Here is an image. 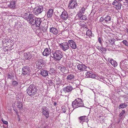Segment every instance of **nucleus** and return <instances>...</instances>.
Segmentation results:
<instances>
[{
	"instance_id": "nucleus-4",
	"label": "nucleus",
	"mask_w": 128,
	"mask_h": 128,
	"mask_svg": "<svg viewBox=\"0 0 128 128\" xmlns=\"http://www.w3.org/2000/svg\"><path fill=\"white\" fill-rule=\"evenodd\" d=\"M77 5L76 0H70L68 4V7L70 9H72L75 8Z\"/></svg>"
},
{
	"instance_id": "nucleus-45",
	"label": "nucleus",
	"mask_w": 128,
	"mask_h": 128,
	"mask_svg": "<svg viewBox=\"0 0 128 128\" xmlns=\"http://www.w3.org/2000/svg\"><path fill=\"white\" fill-rule=\"evenodd\" d=\"M82 27L84 28H86L88 29V27L85 24H82Z\"/></svg>"
},
{
	"instance_id": "nucleus-15",
	"label": "nucleus",
	"mask_w": 128,
	"mask_h": 128,
	"mask_svg": "<svg viewBox=\"0 0 128 128\" xmlns=\"http://www.w3.org/2000/svg\"><path fill=\"white\" fill-rule=\"evenodd\" d=\"M53 12V10L52 9H50L48 10L47 13V16L48 18L51 17L52 16Z\"/></svg>"
},
{
	"instance_id": "nucleus-35",
	"label": "nucleus",
	"mask_w": 128,
	"mask_h": 128,
	"mask_svg": "<svg viewBox=\"0 0 128 128\" xmlns=\"http://www.w3.org/2000/svg\"><path fill=\"white\" fill-rule=\"evenodd\" d=\"M116 8L118 9V10H120V9L121 6V4L118 2V4H117V6H116Z\"/></svg>"
},
{
	"instance_id": "nucleus-11",
	"label": "nucleus",
	"mask_w": 128,
	"mask_h": 128,
	"mask_svg": "<svg viewBox=\"0 0 128 128\" xmlns=\"http://www.w3.org/2000/svg\"><path fill=\"white\" fill-rule=\"evenodd\" d=\"M42 110L43 114L47 118H48L49 116V112L48 110L46 109V108H42Z\"/></svg>"
},
{
	"instance_id": "nucleus-22",
	"label": "nucleus",
	"mask_w": 128,
	"mask_h": 128,
	"mask_svg": "<svg viewBox=\"0 0 128 128\" xmlns=\"http://www.w3.org/2000/svg\"><path fill=\"white\" fill-rule=\"evenodd\" d=\"M86 116H80L79 118V121L80 123H82L84 122L85 117H86Z\"/></svg>"
},
{
	"instance_id": "nucleus-58",
	"label": "nucleus",
	"mask_w": 128,
	"mask_h": 128,
	"mask_svg": "<svg viewBox=\"0 0 128 128\" xmlns=\"http://www.w3.org/2000/svg\"><path fill=\"white\" fill-rule=\"evenodd\" d=\"M121 47V46H118V48H120H120H121V47Z\"/></svg>"
},
{
	"instance_id": "nucleus-41",
	"label": "nucleus",
	"mask_w": 128,
	"mask_h": 128,
	"mask_svg": "<svg viewBox=\"0 0 128 128\" xmlns=\"http://www.w3.org/2000/svg\"><path fill=\"white\" fill-rule=\"evenodd\" d=\"M122 43L126 46H128V42H127L126 40H124L122 41Z\"/></svg>"
},
{
	"instance_id": "nucleus-25",
	"label": "nucleus",
	"mask_w": 128,
	"mask_h": 128,
	"mask_svg": "<svg viewBox=\"0 0 128 128\" xmlns=\"http://www.w3.org/2000/svg\"><path fill=\"white\" fill-rule=\"evenodd\" d=\"M128 64V60L125 59L123 61H121L120 63V64L124 66V65H127Z\"/></svg>"
},
{
	"instance_id": "nucleus-48",
	"label": "nucleus",
	"mask_w": 128,
	"mask_h": 128,
	"mask_svg": "<svg viewBox=\"0 0 128 128\" xmlns=\"http://www.w3.org/2000/svg\"><path fill=\"white\" fill-rule=\"evenodd\" d=\"M62 110L64 113H65L66 112V109L65 108H62Z\"/></svg>"
},
{
	"instance_id": "nucleus-57",
	"label": "nucleus",
	"mask_w": 128,
	"mask_h": 128,
	"mask_svg": "<svg viewBox=\"0 0 128 128\" xmlns=\"http://www.w3.org/2000/svg\"><path fill=\"white\" fill-rule=\"evenodd\" d=\"M118 0L119 1H121L122 0Z\"/></svg>"
},
{
	"instance_id": "nucleus-37",
	"label": "nucleus",
	"mask_w": 128,
	"mask_h": 128,
	"mask_svg": "<svg viewBox=\"0 0 128 128\" xmlns=\"http://www.w3.org/2000/svg\"><path fill=\"white\" fill-rule=\"evenodd\" d=\"M18 84V82L16 81H14L12 82V85L14 86H17Z\"/></svg>"
},
{
	"instance_id": "nucleus-18",
	"label": "nucleus",
	"mask_w": 128,
	"mask_h": 128,
	"mask_svg": "<svg viewBox=\"0 0 128 128\" xmlns=\"http://www.w3.org/2000/svg\"><path fill=\"white\" fill-rule=\"evenodd\" d=\"M40 74L43 76H46L48 75L47 71L43 69L40 70Z\"/></svg>"
},
{
	"instance_id": "nucleus-16",
	"label": "nucleus",
	"mask_w": 128,
	"mask_h": 128,
	"mask_svg": "<svg viewBox=\"0 0 128 128\" xmlns=\"http://www.w3.org/2000/svg\"><path fill=\"white\" fill-rule=\"evenodd\" d=\"M50 49H49L48 48H46L43 52V54L44 56H47L50 53Z\"/></svg>"
},
{
	"instance_id": "nucleus-10",
	"label": "nucleus",
	"mask_w": 128,
	"mask_h": 128,
	"mask_svg": "<svg viewBox=\"0 0 128 128\" xmlns=\"http://www.w3.org/2000/svg\"><path fill=\"white\" fill-rule=\"evenodd\" d=\"M68 42L70 44V47L73 49L76 48V45L75 42L73 40H71L68 41Z\"/></svg>"
},
{
	"instance_id": "nucleus-2",
	"label": "nucleus",
	"mask_w": 128,
	"mask_h": 128,
	"mask_svg": "<svg viewBox=\"0 0 128 128\" xmlns=\"http://www.w3.org/2000/svg\"><path fill=\"white\" fill-rule=\"evenodd\" d=\"M37 89L34 84L30 85L27 89L28 94L30 96H33L36 93Z\"/></svg>"
},
{
	"instance_id": "nucleus-14",
	"label": "nucleus",
	"mask_w": 128,
	"mask_h": 128,
	"mask_svg": "<svg viewBox=\"0 0 128 128\" xmlns=\"http://www.w3.org/2000/svg\"><path fill=\"white\" fill-rule=\"evenodd\" d=\"M73 88L72 86H68L64 88L63 89V90L66 93V92H69L72 91Z\"/></svg>"
},
{
	"instance_id": "nucleus-31",
	"label": "nucleus",
	"mask_w": 128,
	"mask_h": 128,
	"mask_svg": "<svg viewBox=\"0 0 128 128\" xmlns=\"http://www.w3.org/2000/svg\"><path fill=\"white\" fill-rule=\"evenodd\" d=\"M92 32L90 30L88 29L86 31V35L88 36H92Z\"/></svg>"
},
{
	"instance_id": "nucleus-56",
	"label": "nucleus",
	"mask_w": 128,
	"mask_h": 128,
	"mask_svg": "<svg viewBox=\"0 0 128 128\" xmlns=\"http://www.w3.org/2000/svg\"><path fill=\"white\" fill-rule=\"evenodd\" d=\"M73 85H76V84L74 83V84H73ZM77 86H76V87Z\"/></svg>"
},
{
	"instance_id": "nucleus-53",
	"label": "nucleus",
	"mask_w": 128,
	"mask_h": 128,
	"mask_svg": "<svg viewBox=\"0 0 128 128\" xmlns=\"http://www.w3.org/2000/svg\"><path fill=\"white\" fill-rule=\"evenodd\" d=\"M16 114L17 115H18V112L17 111H16Z\"/></svg>"
},
{
	"instance_id": "nucleus-59",
	"label": "nucleus",
	"mask_w": 128,
	"mask_h": 128,
	"mask_svg": "<svg viewBox=\"0 0 128 128\" xmlns=\"http://www.w3.org/2000/svg\"><path fill=\"white\" fill-rule=\"evenodd\" d=\"M127 68L128 69V67Z\"/></svg>"
},
{
	"instance_id": "nucleus-32",
	"label": "nucleus",
	"mask_w": 128,
	"mask_h": 128,
	"mask_svg": "<svg viewBox=\"0 0 128 128\" xmlns=\"http://www.w3.org/2000/svg\"><path fill=\"white\" fill-rule=\"evenodd\" d=\"M24 58L25 59H28L29 60L30 59V58L31 56H28V54H24Z\"/></svg>"
},
{
	"instance_id": "nucleus-54",
	"label": "nucleus",
	"mask_w": 128,
	"mask_h": 128,
	"mask_svg": "<svg viewBox=\"0 0 128 128\" xmlns=\"http://www.w3.org/2000/svg\"><path fill=\"white\" fill-rule=\"evenodd\" d=\"M126 2L128 4V0H125Z\"/></svg>"
},
{
	"instance_id": "nucleus-26",
	"label": "nucleus",
	"mask_w": 128,
	"mask_h": 128,
	"mask_svg": "<svg viewBox=\"0 0 128 128\" xmlns=\"http://www.w3.org/2000/svg\"><path fill=\"white\" fill-rule=\"evenodd\" d=\"M127 106L126 104L125 103H122L120 104L118 107L119 109L121 108H126Z\"/></svg>"
},
{
	"instance_id": "nucleus-19",
	"label": "nucleus",
	"mask_w": 128,
	"mask_h": 128,
	"mask_svg": "<svg viewBox=\"0 0 128 128\" xmlns=\"http://www.w3.org/2000/svg\"><path fill=\"white\" fill-rule=\"evenodd\" d=\"M8 7L14 9L16 6L15 2L14 1L11 2L10 3V4L8 5Z\"/></svg>"
},
{
	"instance_id": "nucleus-21",
	"label": "nucleus",
	"mask_w": 128,
	"mask_h": 128,
	"mask_svg": "<svg viewBox=\"0 0 128 128\" xmlns=\"http://www.w3.org/2000/svg\"><path fill=\"white\" fill-rule=\"evenodd\" d=\"M36 22L35 23L36 26L37 27H39L40 26V24L41 22L40 19L37 18Z\"/></svg>"
},
{
	"instance_id": "nucleus-46",
	"label": "nucleus",
	"mask_w": 128,
	"mask_h": 128,
	"mask_svg": "<svg viewBox=\"0 0 128 128\" xmlns=\"http://www.w3.org/2000/svg\"><path fill=\"white\" fill-rule=\"evenodd\" d=\"M55 71V70L54 68H50V71L51 73L54 72Z\"/></svg>"
},
{
	"instance_id": "nucleus-17",
	"label": "nucleus",
	"mask_w": 128,
	"mask_h": 128,
	"mask_svg": "<svg viewBox=\"0 0 128 128\" xmlns=\"http://www.w3.org/2000/svg\"><path fill=\"white\" fill-rule=\"evenodd\" d=\"M108 61L110 62L111 64L114 67H116L118 65V64L113 59H108Z\"/></svg>"
},
{
	"instance_id": "nucleus-23",
	"label": "nucleus",
	"mask_w": 128,
	"mask_h": 128,
	"mask_svg": "<svg viewBox=\"0 0 128 128\" xmlns=\"http://www.w3.org/2000/svg\"><path fill=\"white\" fill-rule=\"evenodd\" d=\"M35 18V17L33 14H30L28 16V21L29 20L30 21L33 18Z\"/></svg>"
},
{
	"instance_id": "nucleus-49",
	"label": "nucleus",
	"mask_w": 128,
	"mask_h": 128,
	"mask_svg": "<svg viewBox=\"0 0 128 128\" xmlns=\"http://www.w3.org/2000/svg\"><path fill=\"white\" fill-rule=\"evenodd\" d=\"M25 18H26V20H28V16H26V15L25 16Z\"/></svg>"
},
{
	"instance_id": "nucleus-52",
	"label": "nucleus",
	"mask_w": 128,
	"mask_h": 128,
	"mask_svg": "<svg viewBox=\"0 0 128 128\" xmlns=\"http://www.w3.org/2000/svg\"><path fill=\"white\" fill-rule=\"evenodd\" d=\"M85 121L86 122H88V118H87L86 119Z\"/></svg>"
},
{
	"instance_id": "nucleus-42",
	"label": "nucleus",
	"mask_w": 128,
	"mask_h": 128,
	"mask_svg": "<svg viewBox=\"0 0 128 128\" xmlns=\"http://www.w3.org/2000/svg\"><path fill=\"white\" fill-rule=\"evenodd\" d=\"M119 2H117V1L115 0L112 3V4L115 6H117V4Z\"/></svg>"
},
{
	"instance_id": "nucleus-50",
	"label": "nucleus",
	"mask_w": 128,
	"mask_h": 128,
	"mask_svg": "<svg viewBox=\"0 0 128 128\" xmlns=\"http://www.w3.org/2000/svg\"><path fill=\"white\" fill-rule=\"evenodd\" d=\"M62 66H58V68L60 70H61V69L62 68Z\"/></svg>"
},
{
	"instance_id": "nucleus-38",
	"label": "nucleus",
	"mask_w": 128,
	"mask_h": 128,
	"mask_svg": "<svg viewBox=\"0 0 128 128\" xmlns=\"http://www.w3.org/2000/svg\"><path fill=\"white\" fill-rule=\"evenodd\" d=\"M8 78L10 79H12L14 78V76L12 75H11L10 74H8Z\"/></svg>"
},
{
	"instance_id": "nucleus-27",
	"label": "nucleus",
	"mask_w": 128,
	"mask_h": 128,
	"mask_svg": "<svg viewBox=\"0 0 128 128\" xmlns=\"http://www.w3.org/2000/svg\"><path fill=\"white\" fill-rule=\"evenodd\" d=\"M74 77V76L72 74H70L68 75L66 78V79L68 80H71L73 79Z\"/></svg>"
},
{
	"instance_id": "nucleus-33",
	"label": "nucleus",
	"mask_w": 128,
	"mask_h": 128,
	"mask_svg": "<svg viewBox=\"0 0 128 128\" xmlns=\"http://www.w3.org/2000/svg\"><path fill=\"white\" fill-rule=\"evenodd\" d=\"M17 106V107L20 110L22 109L23 105L21 103H18Z\"/></svg>"
},
{
	"instance_id": "nucleus-20",
	"label": "nucleus",
	"mask_w": 128,
	"mask_h": 128,
	"mask_svg": "<svg viewBox=\"0 0 128 128\" xmlns=\"http://www.w3.org/2000/svg\"><path fill=\"white\" fill-rule=\"evenodd\" d=\"M104 23H105L106 24H109L110 23V21L111 20V18L110 16H108L105 17L104 18Z\"/></svg>"
},
{
	"instance_id": "nucleus-51",
	"label": "nucleus",
	"mask_w": 128,
	"mask_h": 128,
	"mask_svg": "<svg viewBox=\"0 0 128 128\" xmlns=\"http://www.w3.org/2000/svg\"><path fill=\"white\" fill-rule=\"evenodd\" d=\"M56 104L57 103H56V102H54V105L55 106H56Z\"/></svg>"
},
{
	"instance_id": "nucleus-9",
	"label": "nucleus",
	"mask_w": 128,
	"mask_h": 128,
	"mask_svg": "<svg viewBox=\"0 0 128 128\" xmlns=\"http://www.w3.org/2000/svg\"><path fill=\"white\" fill-rule=\"evenodd\" d=\"M60 16L61 18L64 20H66L68 18V16L67 13L66 11H63L62 13Z\"/></svg>"
},
{
	"instance_id": "nucleus-30",
	"label": "nucleus",
	"mask_w": 128,
	"mask_h": 128,
	"mask_svg": "<svg viewBox=\"0 0 128 128\" xmlns=\"http://www.w3.org/2000/svg\"><path fill=\"white\" fill-rule=\"evenodd\" d=\"M90 78H93L96 79H98V76H96L95 74H92L91 73V74L90 75Z\"/></svg>"
},
{
	"instance_id": "nucleus-28",
	"label": "nucleus",
	"mask_w": 128,
	"mask_h": 128,
	"mask_svg": "<svg viewBox=\"0 0 128 128\" xmlns=\"http://www.w3.org/2000/svg\"><path fill=\"white\" fill-rule=\"evenodd\" d=\"M85 11V8L84 7H82L81 9L80 10L78 13V15H82V13H84Z\"/></svg>"
},
{
	"instance_id": "nucleus-1",
	"label": "nucleus",
	"mask_w": 128,
	"mask_h": 128,
	"mask_svg": "<svg viewBox=\"0 0 128 128\" xmlns=\"http://www.w3.org/2000/svg\"><path fill=\"white\" fill-rule=\"evenodd\" d=\"M72 104L73 107L74 108L83 107L84 105L82 100L80 98L75 99L74 101L72 102Z\"/></svg>"
},
{
	"instance_id": "nucleus-40",
	"label": "nucleus",
	"mask_w": 128,
	"mask_h": 128,
	"mask_svg": "<svg viewBox=\"0 0 128 128\" xmlns=\"http://www.w3.org/2000/svg\"><path fill=\"white\" fill-rule=\"evenodd\" d=\"M91 73L89 72H87L86 74V75L87 78H89L90 77Z\"/></svg>"
},
{
	"instance_id": "nucleus-12",
	"label": "nucleus",
	"mask_w": 128,
	"mask_h": 128,
	"mask_svg": "<svg viewBox=\"0 0 128 128\" xmlns=\"http://www.w3.org/2000/svg\"><path fill=\"white\" fill-rule=\"evenodd\" d=\"M78 69L80 70L83 71L86 70L87 67L83 64H79L77 66Z\"/></svg>"
},
{
	"instance_id": "nucleus-36",
	"label": "nucleus",
	"mask_w": 128,
	"mask_h": 128,
	"mask_svg": "<svg viewBox=\"0 0 128 128\" xmlns=\"http://www.w3.org/2000/svg\"><path fill=\"white\" fill-rule=\"evenodd\" d=\"M126 112V111L124 110H122L121 112L120 113L119 115V116L120 117H122L123 116V114H124Z\"/></svg>"
},
{
	"instance_id": "nucleus-29",
	"label": "nucleus",
	"mask_w": 128,
	"mask_h": 128,
	"mask_svg": "<svg viewBox=\"0 0 128 128\" xmlns=\"http://www.w3.org/2000/svg\"><path fill=\"white\" fill-rule=\"evenodd\" d=\"M78 16L82 20H85L87 19L86 16L85 15H79Z\"/></svg>"
},
{
	"instance_id": "nucleus-44",
	"label": "nucleus",
	"mask_w": 128,
	"mask_h": 128,
	"mask_svg": "<svg viewBox=\"0 0 128 128\" xmlns=\"http://www.w3.org/2000/svg\"><path fill=\"white\" fill-rule=\"evenodd\" d=\"M104 18H103L102 17L101 18H100L99 21L100 22H102L104 21Z\"/></svg>"
},
{
	"instance_id": "nucleus-47",
	"label": "nucleus",
	"mask_w": 128,
	"mask_h": 128,
	"mask_svg": "<svg viewBox=\"0 0 128 128\" xmlns=\"http://www.w3.org/2000/svg\"><path fill=\"white\" fill-rule=\"evenodd\" d=\"M98 41L99 42H100V44H102V41H101V38H98Z\"/></svg>"
},
{
	"instance_id": "nucleus-39",
	"label": "nucleus",
	"mask_w": 128,
	"mask_h": 128,
	"mask_svg": "<svg viewBox=\"0 0 128 128\" xmlns=\"http://www.w3.org/2000/svg\"><path fill=\"white\" fill-rule=\"evenodd\" d=\"M66 70V68L62 66L61 69V71L62 72H64Z\"/></svg>"
},
{
	"instance_id": "nucleus-34",
	"label": "nucleus",
	"mask_w": 128,
	"mask_h": 128,
	"mask_svg": "<svg viewBox=\"0 0 128 128\" xmlns=\"http://www.w3.org/2000/svg\"><path fill=\"white\" fill-rule=\"evenodd\" d=\"M115 39H112L110 40L109 42H110V44L111 45L113 46L114 44Z\"/></svg>"
},
{
	"instance_id": "nucleus-55",
	"label": "nucleus",
	"mask_w": 128,
	"mask_h": 128,
	"mask_svg": "<svg viewBox=\"0 0 128 128\" xmlns=\"http://www.w3.org/2000/svg\"><path fill=\"white\" fill-rule=\"evenodd\" d=\"M44 28L45 29V31H46L47 29V28Z\"/></svg>"
},
{
	"instance_id": "nucleus-43",
	"label": "nucleus",
	"mask_w": 128,
	"mask_h": 128,
	"mask_svg": "<svg viewBox=\"0 0 128 128\" xmlns=\"http://www.w3.org/2000/svg\"><path fill=\"white\" fill-rule=\"evenodd\" d=\"M2 121L3 122L4 124H5L6 125H8V123L7 121L5 120H4L2 118Z\"/></svg>"
},
{
	"instance_id": "nucleus-5",
	"label": "nucleus",
	"mask_w": 128,
	"mask_h": 128,
	"mask_svg": "<svg viewBox=\"0 0 128 128\" xmlns=\"http://www.w3.org/2000/svg\"><path fill=\"white\" fill-rule=\"evenodd\" d=\"M60 46L62 49L64 51L68 50L69 47L68 43L67 42H64L60 44Z\"/></svg>"
},
{
	"instance_id": "nucleus-8",
	"label": "nucleus",
	"mask_w": 128,
	"mask_h": 128,
	"mask_svg": "<svg viewBox=\"0 0 128 128\" xmlns=\"http://www.w3.org/2000/svg\"><path fill=\"white\" fill-rule=\"evenodd\" d=\"M37 67L39 69H41L44 64L43 60H40L37 61L36 62Z\"/></svg>"
},
{
	"instance_id": "nucleus-7",
	"label": "nucleus",
	"mask_w": 128,
	"mask_h": 128,
	"mask_svg": "<svg viewBox=\"0 0 128 128\" xmlns=\"http://www.w3.org/2000/svg\"><path fill=\"white\" fill-rule=\"evenodd\" d=\"M30 68L28 66H25L22 68V72L24 75L28 74L30 72Z\"/></svg>"
},
{
	"instance_id": "nucleus-13",
	"label": "nucleus",
	"mask_w": 128,
	"mask_h": 128,
	"mask_svg": "<svg viewBox=\"0 0 128 128\" xmlns=\"http://www.w3.org/2000/svg\"><path fill=\"white\" fill-rule=\"evenodd\" d=\"M50 32L53 34L56 35L58 33V30L55 28L52 27L50 28Z\"/></svg>"
},
{
	"instance_id": "nucleus-3",
	"label": "nucleus",
	"mask_w": 128,
	"mask_h": 128,
	"mask_svg": "<svg viewBox=\"0 0 128 128\" xmlns=\"http://www.w3.org/2000/svg\"><path fill=\"white\" fill-rule=\"evenodd\" d=\"M52 53L53 55V57H52L57 61H59L63 57L62 53L60 50H56L55 52L52 51Z\"/></svg>"
},
{
	"instance_id": "nucleus-24",
	"label": "nucleus",
	"mask_w": 128,
	"mask_h": 128,
	"mask_svg": "<svg viewBox=\"0 0 128 128\" xmlns=\"http://www.w3.org/2000/svg\"><path fill=\"white\" fill-rule=\"evenodd\" d=\"M37 18L35 17V18H33V19H32L30 21V23L33 26L34 25Z\"/></svg>"
},
{
	"instance_id": "nucleus-6",
	"label": "nucleus",
	"mask_w": 128,
	"mask_h": 128,
	"mask_svg": "<svg viewBox=\"0 0 128 128\" xmlns=\"http://www.w3.org/2000/svg\"><path fill=\"white\" fill-rule=\"evenodd\" d=\"M43 8L40 6L36 8L34 10V13L36 15H37L41 13L43 10Z\"/></svg>"
}]
</instances>
